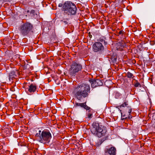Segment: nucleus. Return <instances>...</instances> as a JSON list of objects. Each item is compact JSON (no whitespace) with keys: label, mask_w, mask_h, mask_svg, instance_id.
Returning <instances> with one entry per match:
<instances>
[{"label":"nucleus","mask_w":155,"mask_h":155,"mask_svg":"<svg viewBox=\"0 0 155 155\" xmlns=\"http://www.w3.org/2000/svg\"><path fill=\"white\" fill-rule=\"evenodd\" d=\"M90 92L89 85L87 84L84 83L75 87L74 90L75 96L79 100H80L82 97H87Z\"/></svg>","instance_id":"nucleus-1"},{"label":"nucleus","mask_w":155,"mask_h":155,"mask_svg":"<svg viewBox=\"0 0 155 155\" xmlns=\"http://www.w3.org/2000/svg\"><path fill=\"white\" fill-rule=\"evenodd\" d=\"M91 130V133L98 137L104 136L107 132L106 127L103 126L101 123L94 122L92 124Z\"/></svg>","instance_id":"nucleus-2"},{"label":"nucleus","mask_w":155,"mask_h":155,"mask_svg":"<svg viewBox=\"0 0 155 155\" xmlns=\"http://www.w3.org/2000/svg\"><path fill=\"white\" fill-rule=\"evenodd\" d=\"M35 137L39 142L44 144L48 143L52 137L51 133L46 130H44L41 132V130H39L36 134Z\"/></svg>","instance_id":"nucleus-3"},{"label":"nucleus","mask_w":155,"mask_h":155,"mask_svg":"<svg viewBox=\"0 0 155 155\" xmlns=\"http://www.w3.org/2000/svg\"><path fill=\"white\" fill-rule=\"evenodd\" d=\"M77 10L76 5L71 2L67 1L63 4L62 11L64 14L68 15H75Z\"/></svg>","instance_id":"nucleus-4"},{"label":"nucleus","mask_w":155,"mask_h":155,"mask_svg":"<svg viewBox=\"0 0 155 155\" xmlns=\"http://www.w3.org/2000/svg\"><path fill=\"white\" fill-rule=\"evenodd\" d=\"M33 28V26L31 24L26 22L20 26L19 30L21 35L25 36L28 35L31 32H32Z\"/></svg>","instance_id":"nucleus-5"},{"label":"nucleus","mask_w":155,"mask_h":155,"mask_svg":"<svg viewBox=\"0 0 155 155\" xmlns=\"http://www.w3.org/2000/svg\"><path fill=\"white\" fill-rule=\"evenodd\" d=\"M82 68V66L80 64L75 62L73 63L69 70L70 75L71 76H74L75 74L81 70Z\"/></svg>","instance_id":"nucleus-6"},{"label":"nucleus","mask_w":155,"mask_h":155,"mask_svg":"<svg viewBox=\"0 0 155 155\" xmlns=\"http://www.w3.org/2000/svg\"><path fill=\"white\" fill-rule=\"evenodd\" d=\"M92 50L95 52L101 54L104 51V47L102 43L99 42H96L93 45Z\"/></svg>","instance_id":"nucleus-7"},{"label":"nucleus","mask_w":155,"mask_h":155,"mask_svg":"<svg viewBox=\"0 0 155 155\" xmlns=\"http://www.w3.org/2000/svg\"><path fill=\"white\" fill-rule=\"evenodd\" d=\"M119 109L121 113L122 119H127L131 118L130 117V114L132 111V109L130 106H128L125 108L123 111V113L122 112L121 110L119 108Z\"/></svg>","instance_id":"nucleus-8"},{"label":"nucleus","mask_w":155,"mask_h":155,"mask_svg":"<svg viewBox=\"0 0 155 155\" xmlns=\"http://www.w3.org/2000/svg\"><path fill=\"white\" fill-rule=\"evenodd\" d=\"M89 81L91 83L92 88H94L99 86H101L103 85L104 81L99 79H90Z\"/></svg>","instance_id":"nucleus-9"},{"label":"nucleus","mask_w":155,"mask_h":155,"mask_svg":"<svg viewBox=\"0 0 155 155\" xmlns=\"http://www.w3.org/2000/svg\"><path fill=\"white\" fill-rule=\"evenodd\" d=\"M116 149L114 147L108 146L104 150L105 155H116Z\"/></svg>","instance_id":"nucleus-10"},{"label":"nucleus","mask_w":155,"mask_h":155,"mask_svg":"<svg viewBox=\"0 0 155 155\" xmlns=\"http://www.w3.org/2000/svg\"><path fill=\"white\" fill-rule=\"evenodd\" d=\"M27 89V93L29 95H31L37 91V86L35 84H31L28 86V88Z\"/></svg>","instance_id":"nucleus-11"},{"label":"nucleus","mask_w":155,"mask_h":155,"mask_svg":"<svg viewBox=\"0 0 155 155\" xmlns=\"http://www.w3.org/2000/svg\"><path fill=\"white\" fill-rule=\"evenodd\" d=\"M79 106L84 108L86 110H89L91 109V108L86 105V102L83 103H75L74 106V107L76 108Z\"/></svg>","instance_id":"nucleus-12"},{"label":"nucleus","mask_w":155,"mask_h":155,"mask_svg":"<svg viewBox=\"0 0 155 155\" xmlns=\"http://www.w3.org/2000/svg\"><path fill=\"white\" fill-rule=\"evenodd\" d=\"M126 46V44L124 41L119 42L117 43V50L120 51H122Z\"/></svg>","instance_id":"nucleus-13"},{"label":"nucleus","mask_w":155,"mask_h":155,"mask_svg":"<svg viewBox=\"0 0 155 155\" xmlns=\"http://www.w3.org/2000/svg\"><path fill=\"white\" fill-rule=\"evenodd\" d=\"M18 73V71L15 69H14L12 71L9 73V79L11 78L12 79L13 78H15V77L17 76V74Z\"/></svg>","instance_id":"nucleus-14"},{"label":"nucleus","mask_w":155,"mask_h":155,"mask_svg":"<svg viewBox=\"0 0 155 155\" xmlns=\"http://www.w3.org/2000/svg\"><path fill=\"white\" fill-rule=\"evenodd\" d=\"M69 20V18H66L65 16H64L60 19V21L65 25H68L70 24Z\"/></svg>","instance_id":"nucleus-15"},{"label":"nucleus","mask_w":155,"mask_h":155,"mask_svg":"<svg viewBox=\"0 0 155 155\" xmlns=\"http://www.w3.org/2000/svg\"><path fill=\"white\" fill-rule=\"evenodd\" d=\"M106 38L105 36H101L97 40L98 42H99L101 43V42H104V45H105L107 44V42L106 41Z\"/></svg>","instance_id":"nucleus-16"},{"label":"nucleus","mask_w":155,"mask_h":155,"mask_svg":"<svg viewBox=\"0 0 155 155\" xmlns=\"http://www.w3.org/2000/svg\"><path fill=\"white\" fill-rule=\"evenodd\" d=\"M117 56L115 54H113L112 55L110 56V59L111 63L114 64H117Z\"/></svg>","instance_id":"nucleus-17"},{"label":"nucleus","mask_w":155,"mask_h":155,"mask_svg":"<svg viewBox=\"0 0 155 155\" xmlns=\"http://www.w3.org/2000/svg\"><path fill=\"white\" fill-rule=\"evenodd\" d=\"M126 76L128 78L133 79L135 77L133 74L129 71H128L126 74Z\"/></svg>","instance_id":"nucleus-18"},{"label":"nucleus","mask_w":155,"mask_h":155,"mask_svg":"<svg viewBox=\"0 0 155 155\" xmlns=\"http://www.w3.org/2000/svg\"><path fill=\"white\" fill-rule=\"evenodd\" d=\"M124 101V103L122 105H121L120 106L117 107H116L119 108V107H127V106L128 105V101L125 100V101Z\"/></svg>","instance_id":"nucleus-19"},{"label":"nucleus","mask_w":155,"mask_h":155,"mask_svg":"<svg viewBox=\"0 0 155 155\" xmlns=\"http://www.w3.org/2000/svg\"><path fill=\"white\" fill-rule=\"evenodd\" d=\"M88 110L87 113V116L88 118L90 119L92 117V113L91 112L90 109Z\"/></svg>","instance_id":"nucleus-20"},{"label":"nucleus","mask_w":155,"mask_h":155,"mask_svg":"<svg viewBox=\"0 0 155 155\" xmlns=\"http://www.w3.org/2000/svg\"><path fill=\"white\" fill-rule=\"evenodd\" d=\"M3 132L5 133L4 135L6 136H8L9 135V129L8 128H6L3 130Z\"/></svg>","instance_id":"nucleus-21"},{"label":"nucleus","mask_w":155,"mask_h":155,"mask_svg":"<svg viewBox=\"0 0 155 155\" xmlns=\"http://www.w3.org/2000/svg\"><path fill=\"white\" fill-rule=\"evenodd\" d=\"M121 95V94L118 92H115V97L116 98L118 99L120 98Z\"/></svg>","instance_id":"nucleus-22"},{"label":"nucleus","mask_w":155,"mask_h":155,"mask_svg":"<svg viewBox=\"0 0 155 155\" xmlns=\"http://www.w3.org/2000/svg\"><path fill=\"white\" fill-rule=\"evenodd\" d=\"M125 33V32L124 31L122 30H120L118 32L117 31V35L119 36L120 35H121L122 36V37H123V35H124Z\"/></svg>","instance_id":"nucleus-23"},{"label":"nucleus","mask_w":155,"mask_h":155,"mask_svg":"<svg viewBox=\"0 0 155 155\" xmlns=\"http://www.w3.org/2000/svg\"><path fill=\"white\" fill-rule=\"evenodd\" d=\"M134 86L135 87H141V85L138 82L137 80H136V81L134 82Z\"/></svg>","instance_id":"nucleus-24"},{"label":"nucleus","mask_w":155,"mask_h":155,"mask_svg":"<svg viewBox=\"0 0 155 155\" xmlns=\"http://www.w3.org/2000/svg\"><path fill=\"white\" fill-rule=\"evenodd\" d=\"M35 11L34 10H31L30 12V13L32 14L33 15H35Z\"/></svg>","instance_id":"nucleus-25"},{"label":"nucleus","mask_w":155,"mask_h":155,"mask_svg":"<svg viewBox=\"0 0 155 155\" xmlns=\"http://www.w3.org/2000/svg\"><path fill=\"white\" fill-rule=\"evenodd\" d=\"M25 145H26L25 143H20V145L21 146H25Z\"/></svg>","instance_id":"nucleus-26"},{"label":"nucleus","mask_w":155,"mask_h":155,"mask_svg":"<svg viewBox=\"0 0 155 155\" xmlns=\"http://www.w3.org/2000/svg\"><path fill=\"white\" fill-rule=\"evenodd\" d=\"M63 4H62L61 3H60L59 4L58 6L59 7H63Z\"/></svg>","instance_id":"nucleus-27"},{"label":"nucleus","mask_w":155,"mask_h":155,"mask_svg":"<svg viewBox=\"0 0 155 155\" xmlns=\"http://www.w3.org/2000/svg\"><path fill=\"white\" fill-rule=\"evenodd\" d=\"M89 38H91L92 37V35H91L90 34V33H89Z\"/></svg>","instance_id":"nucleus-28"},{"label":"nucleus","mask_w":155,"mask_h":155,"mask_svg":"<svg viewBox=\"0 0 155 155\" xmlns=\"http://www.w3.org/2000/svg\"><path fill=\"white\" fill-rule=\"evenodd\" d=\"M14 66V65L13 64H10V67L12 68V67H13Z\"/></svg>","instance_id":"nucleus-29"},{"label":"nucleus","mask_w":155,"mask_h":155,"mask_svg":"<svg viewBox=\"0 0 155 155\" xmlns=\"http://www.w3.org/2000/svg\"><path fill=\"white\" fill-rule=\"evenodd\" d=\"M30 12V11H29V10H27V13H28V12Z\"/></svg>","instance_id":"nucleus-30"}]
</instances>
